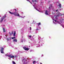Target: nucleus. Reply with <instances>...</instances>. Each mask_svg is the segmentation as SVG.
<instances>
[{
  "instance_id": "nucleus-20",
  "label": "nucleus",
  "mask_w": 64,
  "mask_h": 64,
  "mask_svg": "<svg viewBox=\"0 0 64 64\" xmlns=\"http://www.w3.org/2000/svg\"><path fill=\"white\" fill-rule=\"evenodd\" d=\"M20 17H21V18H24L25 17V16H24V17H22L21 16H19Z\"/></svg>"
},
{
  "instance_id": "nucleus-43",
  "label": "nucleus",
  "mask_w": 64,
  "mask_h": 64,
  "mask_svg": "<svg viewBox=\"0 0 64 64\" xmlns=\"http://www.w3.org/2000/svg\"><path fill=\"white\" fill-rule=\"evenodd\" d=\"M40 42H39V43H40Z\"/></svg>"
},
{
  "instance_id": "nucleus-4",
  "label": "nucleus",
  "mask_w": 64,
  "mask_h": 64,
  "mask_svg": "<svg viewBox=\"0 0 64 64\" xmlns=\"http://www.w3.org/2000/svg\"><path fill=\"white\" fill-rule=\"evenodd\" d=\"M6 17V15H5L0 20V23H2L3 21V19H4V18H5Z\"/></svg>"
},
{
  "instance_id": "nucleus-25",
  "label": "nucleus",
  "mask_w": 64,
  "mask_h": 64,
  "mask_svg": "<svg viewBox=\"0 0 64 64\" xmlns=\"http://www.w3.org/2000/svg\"><path fill=\"white\" fill-rule=\"evenodd\" d=\"M34 5H33V4H32L34 7L35 6V4H36V3H35L34 4Z\"/></svg>"
},
{
  "instance_id": "nucleus-48",
  "label": "nucleus",
  "mask_w": 64,
  "mask_h": 64,
  "mask_svg": "<svg viewBox=\"0 0 64 64\" xmlns=\"http://www.w3.org/2000/svg\"><path fill=\"white\" fill-rule=\"evenodd\" d=\"M22 13H23V12H22Z\"/></svg>"
},
{
  "instance_id": "nucleus-37",
  "label": "nucleus",
  "mask_w": 64,
  "mask_h": 64,
  "mask_svg": "<svg viewBox=\"0 0 64 64\" xmlns=\"http://www.w3.org/2000/svg\"><path fill=\"white\" fill-rule=\"evenodd\" d=\"M17 48H15V49H17Z\"/></svg>"
},
{
  "instance_id": "nucleus-31",
  "label": "nucleus",
  "mask_w": 64,
  "mask_h": 64,
  "mask_svg": "<svg viewBox=\"0 0 64 64\" xmlns=\"http://www.w3.org/2000/svg\"><path fill=\"white\" fill-rule=\"evenodd\" d=\"M30 30H31V27H30Z\"/></svg>"
},
{
  "instance_id": "nucleus-47",
  "label": "nucleus",
  "mask_w": 64,
  "mask_h": 64,
  "mask_svg": "<svg viewBox=\"0 0 64 64\" xmlns=\"http://www.w3.org/2000/svg\"><path fill=\"white\" fill-rule=\"evenodd\" d=\"M44 44V43H43V44Z\"/></svg>"
},
{
  "instance_id": "nucleus-29",
  "label": "nucleus",
  "mask_w": 64,
  "mask_h": 64,
  "mask_svg": "<svg viewBox=\"0 0 64 64\" xmlns=\"http://www.w3.org/2000/svg\"><path fill=\"white\" fill-rule=\"evenodd\" d=\"M35 63V61H34L33 62V64H34Z\"/></svg>"
},
{
  "instance_id": "nucleus-44",
  "label": "nucleus",
  "mask_w": 64,
  "mask_h": 64,
  "mask_svg": "<svg viewBox=\"0 0 64 64\" xmlns=\"http://www.w3.org/2000/svg\"><path fill=\"white\" fill-rule=\"evenodd\" d=\"M1 36H0V38H1Z\"/></svg>"
},
{
  "instance_id": "nucleus-9",
  "label": "nucleus",
  "mask_w": 64,
  "mask_h": 64,
  "mask_svg": "<svg viewBox=\"0 0 64 64\" xmlns=\"http://www.w3.org/2000/svg\"><path fill=\"white\" fill-rule=\"evenodd\" d=\"M52 4H51L50 5V7H49V9L50 10L51 9H52Z\"/></svg>"
},
{
  "instance_id": "nucleus-46",
  "label": "nucleus",
  "mask_w": 64,
  "mask_h": 64,
  "mask_svg": "<svg viewBox=\"0 0 64 64\" xmlns=\"http://www.w3.org/2000/svg\"><path fill=\"white\" fill-rule=\"evenodd\" d=\"M52 14H54L53 12H52Z\"/></svg>"
},
{
  "instance_id": "nucleus-21",
  "label": "nucleus",
  "mask_w": 64,
  "mask_h": 64,
  "mask_svg": "<svg viewBox=\"0 0 64 64\" xmlns=\"http://www.w3.org/2000/svg\"><path fill=\"white\" fill-rule=\"evenodd\" d=\"M13 11H16V9H14L13 10Z\"/></svg>"
},
{
  "instance_id": "nucleus-6",
  "label": "nucleus",
  "mask_w": 64,
  "mask_h": 64,
  "mask_svg": "<svg viewBox=\"0 0 64 64\" xmlns=\"http://www.w3.org/2000/svg\"><path fill=\"white\" fill-rule=\"evenodd\" d=\"M26 60H25V58H24L22 59V62H23V64H27V63H26Z\"/></svg>"
},
{
  "instance_id": "nucleus-2",
  "label": "nucleus",
  "mask_w": 64,
  "mask_h": 64,
  "mask_svg": "<svg viewBox=\"0 0 64 64\" xmlns=\"http://www.w3.org/2000/svg\"><path fill=\"white\" fill-rule=\"evenodd\" d=\"M9 13L12 14V15H14V16H20V14H19V13L17 12H11L10 11L9 12Z\"/></svg>"
},
{
  "instance_id": "nucleus-36",
  "label": "nucleus",
  "mask_w": 64,
  "mask_h": 64,
  "mask_svg": "<svg viewBox=\"0 0 64 64\" xmlns=\"http://www.w3.org/2000/svg\"><path fill=\"white\" fill-rule=\"evenodd\" d=\"M39 10H40V11H41V10H40V9H39Z\"/></svg>"
},
{
  "instance_id": "nucleus-32",
  "label": "nucleus",
  "mask_w": 64,
  "mask_h": 64,
  "mask_svg": "<svg viewBox=\"0 0 64 64\" xmlns=\"http://www.w3.org/2000/svg\"><path fill=\"white\" fill-rule=\"evenodd\" d=\"M43 56H44V55H43V54H42V55L41 56L43 57Z\"/></svg>"
},
{
  "instance_id": "nucleus-41",
  "label": "nucleus",
  "mask_w": 64,
  "mask_h": 64,
  "mask_svg": "<svg viewBox=\"0 0 64 64\" xmlns=\"http://www.w3.org/2000/svg\"><path fill=\"white\" fill-rule=\"evenodd\" d=\"M58 11V10H56V11Z\"/></svg>"
},
{
  "instance_id": "nucleus-19",
  "label": "nucleus",
  "mask_w": 64,
  "mask_h": 64,
  "mask_svg": "<svg viewBox=\"0 0 64 64\" xmlns=\"http://www.w3.org/2000/svg\"><path fill=\"white\" fill-rule=\"evenodd\" d=\"M3 31L4 32H6L5 30V28H3Z\"/></svg>"
},
{
  "instance_id": "nucleus-28",
  "label": "nucleus",
  "mask_w": 64,
  "mask_h": 64,
  "mask_svg": "<svg viewBox=\"0 0 64 64\" xmlns=\"http://www.w3.org/2000/svg\"><path fill=\"white\" fill-rule=\"evenodd\" d=\"M7 40V41H9V39L8 38H7L6 39Z\"/></svg>"
},
{
  "instance_id": "nucleus-49",
  "label": "nucleus",
  "mask_w": 64,
  "mask_h": 64,
  "mask_svg": "<svg viewBox=\"0 0 64 64\" xmlns=\"http://www.w3.org/2000/svg\"><path fill=\"white\" fill-rule=\"evenodd\" d=\"M0 17H1V16H0Z\"/></svg>"
},
{
  "instance_id": "nucleus-17",
  "label": "nucleus",
  "mask_w": 64,
  "mask_h": 64,
  "mask_svg": "<svg viewBox=\"0 0 64 64\" xmlns=\"http://www.w3.org/2000/svg\"><path fill=\"white\" fill-rule=\"evenodd\" d=\"M58 6L60 7V8H61V4H59Z\"/></svg>"
},
{
  "instance_id": "nucleus-10",
  "label": "nucleus",
  "mask_w": 64,
  "mask_h": 64,
  "mask_svg": "<svg viewBox=\"0 0 64 64\" xmlns=\"http://www.w3.org/2000/svg\"><path fill=\"white\" fill-rule=\"evenodd\" d=\"M34 8L36 9V10H37V11H39V12H42L43 13V12H42V11H40L39 10H37V8H35V7H34Z\"/></svg>"
},
{
  "instance_id": "nucleus-16",
  "label": "nucleus",
  "mask_w": 64,
  "mask_h": 64,
  "mask_svg": "<svg viewBox=\"0 0 64 64\" xmlns=\"http://www.w3.org/2000/svg\"><path fill=\"white\" fill-rule=\"evenodd\" d=\"M13 32H12V34L10 32H9V33L10 34V36H11V35H12V34H13Z\"/></svg>"
},
{
  "instance_id": "nucleus-11",
  "label": "nucleus",
  "mask_w": 64,
  "mask_h": 64,
  "mask_svg": "<svg viewBox=\"0 0 64 64\" xmlns=\"http://www.w3.org/2000/svg\"><path fill=\"white\" fill-rule=\"evenodd\" d=\"M31 37H32V36L31 35H29L28 36V38L29 39H30L31 38Z\"/></svg>"
},
{
  "instance_id": "nucleus-13",
  "label": "nucleus",
  "mask_w": 64,
  "mask_h": 64,
  "mask_svg": "<svg viewBox=\"0 0 64 64\" xmlns=\"http://www.w3.org/2000/svg\"><path fill=\"white\" fill-rule=\"evenodd\" d=\"M32 2H33V3H34V2H37V1H36V0H32Z\"/></svg>"
},
{
  "instance_id": "nucleus-22",
  "label": "nucleus",
  "mask_w": 64,
  "mask_h": 64,
  "mask_svg": "<svg viewBox=\"0 0 64 64\" xmlns=\"http://www.w3.org/2000/svg\"><path fill=\"white\" fill-rule=\"evenodd\" d=\"M12 63L13 64H16V63H15V62H14V61H13Z\"/></svg>"
},
{
  "instance_id": "nucleus-8",
  "label": "nucleus",
  "mask_w": 64,
  "mask_h": 64,
  "mask_svg": "<svg viewBox=\"0 0 64 64\" xmlns=\"http://www.w3.org/2000/svg\"><path fill=\"white\" fill-rule=\"evenodd\" d=\"M4 48H1V53H4Z\"/></svg>"
},
{
  "instance_id": "nucleus-38",
  "label": "nucleus",
  "mask_w": 64,
  "mask_h": 64,
  "mask_svg": "<svg viewBox=\"0 0 64 64\" xmlns=\"http://www.w3.org/2000/svg\"><path fill=\"white\" fill-rule=\"evenodd\" d=\"M40 64H42V63H40Z\"/></svg>"
},
{
  "instance_id": "nucleus-24",
  "label": "nucleus",
  "mask_w": 64,
  "mask_h": 64,
  "mask_svg": "<svg viewBox=\"0 0 64 64\" xmlns=\"http://www.w3.org/2000/svg\"><path fill=\"white\" fill-rule=\"evenodd\" d=\"M38 47H39V46H42V45H40V44H38Z\"/></svg>"
},
{
  "instance_id": "nucleus-40",
  "label": "nucleus",
  "mask_w": 64,
  "mask_h": 64,
  "mask_svg": "<svg viewBox=\"0 0 64 64\" xmlns=\"http://www.w3.org/2000/svg\"><path fill=\"white\" fill-rule=\"evenodd\" d=\"M6 21V20H4V21Z\"/></svg>"
},
{
  "instance_id": "nucleus-33",
  "label": "nucleus",
  "mask_w": 64,
  "mask_h": 64,
  "mask_svg": "<svg viewBox=\"0 0 64 64\" xmlns=\"http://www.w3.org/2000/svg\"><path fill=\"white\" fill-rule=\"evenodd\" d=\"M29 2L30 3H31L32 4V3L30 2V1H29Z\"/></svg>"
},
{
  "instance_id": "nucleus-3",
  "label": "nucleus",
  "mask_w": 64,
  "mask_h": 64,
  "mask_svg": "<svg viewBox=\"0 0 64 64\" xmlns=\"http://www.w3.org/2000/svg\"><path fill=\"white\" fill-rule=\"evenodd\" d=\"M6 56H8V57H9L11 58H16V57H18V56L16 55L15 56H14L12 55V54H11L8 55V54H6Z\"/></svg>"
},
{
  "instance_id": "nucleus-12",
  "label": "nucleus",
  "mask_w": 64,
  "mask_h": 64,
  "mask_svg": "<svg viewBox=\"0 0 64 64\" xmlns=\"http://www.w3.org/2000/svg\"><path fill=\"white\" fill-rule=\"evenodd\" d=\"M41 29V28L40 27H38V28H37V29H36V30H40Z\"/></svg>"
},
{
  "instance_id": "nucleus-14",
  "label": "nucleus",
  "mask_w": 64,
  "mask_h": 64,
  "mask_svg": "<svg viewBox=\"0 0 64 64\" xmlns=\"http://www.w3.org/2000/svg\"><path fill=\"white\" fill-rule=\"evenodd\" d=\"M13 42H17V40L16 39H14L13 40Z\"/></svg>"
},
{
  "instance_id": "nucleus-15",
  "label": "nucleus",
  "mask_w": 64,
  "mask_h": 64,
  "mask_svg": "<svg viewBox=\"0 0 64 64\" xmlns=\"http://www.w3.org/2000/svg\"><path fill=\"white\" fill-rule=\"evenodd\" d=\"M16 35V31H14V36H15Z\"/></svg>"
},
{
  "instance_id": "nucleus-35",
  "label": "nucleus",
  "mask_w": 64,
  "mask_h": 64,
  "mask_svg": "<svg viewBox=\"0 0 64 64\" xmlns=\"http://www.w3.org/2000/svg\"><path fill=\"white\" fill-rule=\"evenodd\" d=\"M62 27H63V28H64V26H62Z\"/></svg>"
},
{
  "instance_id": "nucleus-26",
  "label": "nucleus",
  "mask_w": 64,
  "mask_h": 64,
  "mask_svg": "<svg viewBox=\"0 0 64 64\" xmlns=\"http://www.w3.org/2000/svg\"><path fill=\"white\" fill-rule=\"evenodd\" d=\"M15 37H14L13 38H12V39H15Z\"/></svg>"
},
{
  "instance_id": "nucleus-18",
  "label": "nucleus",
  "mask_w": 64,
  "mask_h": 64,
  "mask_svg": "<svg viewBox=\"0 0 64 64\" xmlns=\"http://www.w3.org/2000/svg\"><path fill=\"white\" fill-rule=\"evenodd\" d=\"M63 20H64V19H63L62 18H61V23H62V21H63Z\"/></svg>"
},
{
  "instance_id": "nucleus-27",
  "label": "nucleus",
  "mask_w": 64,
  "mask_h": 64,
  "mask_svg": "<svg viewBox=\"0 0 64 64\" xmlns=\"http://www.w3.org/2000/svg\"><path fill=\"white\" fill-rule=\"evenodd\" d=\"M41 5H43V2H41Z\"/></svg>"
},
{
  "instance_id": "nucleus-45",
  "label": "nucleus",
  "mask_w": 64,
  "mask_h": 64,
  "mask_svg": "<svg viewBox=\"0 0 64 64\" xmlns=\"http://www.w3.org/2000/svg\"><path fill=\"white\" fill-rule=\"evenodd\" d=\"M33 22H34V20H33Z\"/></svg>"
},
{
  "instance_id": "nucleus-39",
  "label": "nucleus",
  "mask_w": 64,
  "mask_h": 64,
  "mask_svg": "<svg viewBox=\"0 0 64 64\" xmlns=\"http://www.w3.org/2000/svg\"><path fill=\"white\" fill-rule=\"evenodd\" d=\"M27 1H29V0H26Z\"/></svg>"
},
{
  "instance_id": "nucleus-5",
  "label": "nucleus",
  "mask_w": 64,
  "mask_h": 64,
  "mask_svg": "<svg viewBox=\"0 0 64 64\" xmlns=\"http://www.w3.org/2000/svg\"><path fill=\"white\" fill-rule=\"evenodd\" d=\"M23 48L25 50H29V49L28 48V46H24V47H23Z\"/></svg>"
},
{
  "instance_id": "nucleus-23",
  "label": "nucleus",
  "mask_w": 64,
  "mask_h": 64,
  "mask_svg": "<svg viewBox=\"0 0 64 64\" xmlns=\"http://www.w3.org/2000/svg\"><path fill=\"white\" fill-rule=\"evenodd\" d=\"M38 24V26H39V25H41V23L40 22Z\"/></svg>"
},
{
  "instance_id": "nucleus-34",
  "label": "nucleus",
  "mask_w": 64,
  "mask_h": 64,
  "mask_svg": "<svg viewBox=\"0 0 64 64\" xmlns=\"http://www.w3.org/2000/svg\"><path fill=\"white\" fill-rule=\"evenodd\" d=\"M21 41H22L21 42H23V41H22V40Z\"/></svg>"
},
{
  "instance_id": "nucleus-7",
  "label": "nucleus",
  "mask_w": 64,
  "mask_h": 64,
  "mask_svg": "<svg viewBox=\"0 0 64 64\" xmlns=\"http://www.w3.org/2000/svg\"><path fill=\"white\" fill-rule=\"evenodd\" d=\"M50 12L48 11H47V10H46V11L45 12V14H46V15H49V13Z\"/></svg>"
},
{
  "instance_id": "nucleus-42",
  "label": "nucleus",
  "mask_w": 64,
  "mask_h": 64,
  "mask_svg": "<svg viewBox=\"0 0 64 64\" xmlns=\"http://www.w3.org/2000/svg\"><path fill=\"white\" fill-rule=\"evenodd\" d=\"M28 22V23H29V22Z\"/></svg>"
},
{
  "instance_id": "nucleus-30",
  "label": "nucleus",
  "mask_w": 64,
  "mask_h": 64,
  "mask_svg": "<svg viewBox=\"0 0 64 64\" xmlns=\"http://www.w3.org/2000/svg\"><path fill=\"white\" fill-rule=\"evenodd\" d=\"M8 59H10H10H11V58H8Z\"/></svg>"
},
{
  "instance_id": "nucleus-1",
  "label": "nucleus",
  "mask_w": 64,
  "mask_h": 64,
  "mask_svg": "<svg viewBox=\"0 0 64 64\" xmlns=\"http://www.w3.org/2000/svg\"><path fill=\"white\" fill-rule=\"evenodd\" d=\"M57 16L55 15L54 16V17H52V18L54 21H53V23H54V24H56V23H58V24H61V23L60 22L57 21H56V20L57 19V17H60V16H61L62 15H64V14H62L60 12L56 14Z\"/></svg>"
}]
</instances>
